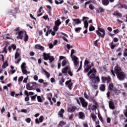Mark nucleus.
Instances as JSON below:
<instances>
[{"label":"nucleus","mask_w":127,"mask_h":127,"mask_svg":"<svg viewBox=\"0 0 127 127\" xmlns=\"http://www.w3.org/2000/svg\"><path fill=\"white\" fill-rule=\"evenodd\" d=\"M114 71L113 70H111V74L114 76V77H116V74L117 75L118 79L120 80V81H123V80H125V77H126V74H125V72H123V70H122V69H121V67H119L118 66H116L114 68Z\"/></svg>","instance_id":"1"},{"label":"nucleus","mask_w":127,"mask_h":127,"mask_svg":"<svg viewBox=\"0 0 127 127\" xmlns=\"http://www.w3.org/2000/svg\"><path fill=\"white\" fill-rule=\"evenodd\" d=\"M96 73H97V70L95 68H93L92 69L90 70L87 73V76L89 77V79H94L95 83L100 82V77L99 76L95 77L96 76Z\"/></svg>","instance_id":"2"},{"label":"nucleus","mask_w":127,"mask_h":127,"mask_svg":"<svg viewBox=\"0 0 127 127\" xmlns=\"http://www.w3.org/2000/svg\"><path fill=\"white\" fill-rule=\"evenodd\" d=\"M74 53H75V50L74 49L71 50V58L73 62L74 65L76 67L79 64V59L77 57L73 56Z\"/></svg>","instance_id":"3"},{"label":"nucleus","mask_w":127,"mask_h":127,"mask_svg":"<svg viewBox=\"0 0 127 127\" xmlns=\"http://www.w3.org/2000/svg\"><path fill=\"white\" fill-rule=\"evenodd\" d=\"M43 57L44 60H49L51 63L53 62L54 61V57L53 56H50V53L46 54L45 53H44L43 54Z\"/></svg>","instance_id":"4"},{"label":"nucleus","mask_w":127,"mask_h":127,"mask_svg":"<svg viewBox=\"0 0 127 127\" xmlns=\"http://www.w3.org/2000/svg\"><path fill=\"white\" fill-rule=\"evenodd\" d=\"M76 101L77 103L80 105V102H81V104L82 105V106L84 108H86L87 106H88V103L83 98H79V99L76 100Z\"/></svg>","instance_id":"5"},{"label":"nucleus","mask_w":127,"mask_h":127,"mask_svg":"<svg viewBox=\"0 0 127 127\" xmlns=\"http://www.w3.org/2000/svg\"><path fill=\"white\" fill-rule=\"evenodd\" d=\"M21 70L22 71V72L25 75H27V74H30V71H27L26 69V64L25 63H23L21 65Z\"/></svg>","instance_id":"6"},{"label":"nucleus","mask_w":127,"mask_h":127,"mask_svg":"<svg viewBox=\"0 0 127 127\" xmlns=\"http://www.w3.org/2000/svg\"><path fill=\"white\" fill-rule=\"evenodd\" d=\"M92 65H89V61L86 60L84 62V70L85 72H88L91 70Z\"/></svg>","instance_id":"7"},{"label":"nucleus","mask_w":127,"mask_h":127,"mask_svg":"<svg viewBox=\"0 0 127 127\" xmlns=\"http://www.w3.org/2000/svg\"><path fill=\"white\" fill-rule=\"evenodd\" d=\"M65 85H67L69 90H72V88L74 86V81L69 79L65 82Z\"/></svg>","instance_id":"8"},{"label":"nucleus","mask_w":127,"mask_h":127,"mask_svg":"<svg viewBox=\"0 0 127 127\" xmlns=\"http://www.w3.org/2000/svg\"><path fill=\"white\" fill-rule=\"evenodd\" d=\"M99 30L96 31V33L99 37H102L104 38L105 36V30L103 29H98Z\"/></svg>","instance_id":"9"},{"label":"nucleus","mask_w":127,"mask_h":127,"mask_svg":"<svg viewBox=\"0 0 127 127\" xmlns=\"http://www.w3.org/2000/svg\"><path fill=\"white\" fill-rule=\"evenodd\" d=\"M24 34H26V31H19L18 32V34L17 37V39H22V38H23V35Z\"/></svg>","instance_id":"10"},{"label":"nucleus","mask_w":127,"mask_h":127,"mask_svg":"<svg viewBox=\"0 0 127 127\" xmlns=\"http://www.w3.org/2000/svg\"><path fill=\"white\" fill-rule=\"evenodd\" d=\"M20 54H19L18 52H16L15 55V59H17V61H16L15 62V63L16 64H18L19 62H20L21 59H20Z\"/></svg>","instance_id":"11"},{"label":"nucleus","mask_w":127,"mask_h":127,"mask_svg":"<svg viewBox=\"0 0 127 127\" xmlns=\"http://www.w3.org/2000/svg\"><path fill=\"white\" fill-rule=\"evenodd\" d=\"M72 20L74 21L73 24L74 26L78 25V24H81V21H80L79 19H72Z\"/></svg>","instance_id":"12"},{"label":"nucleus","mask_w":127,"mask_h":127,"mask_svg":"<svg viewBox=\"0 0 127 127\" xmlns=\"http://www.w3.org/2000/svg\"><path fill=\"white\" fill-rule=\"evenodd\" d=\"M35 48L36 49H39L40 50H41V51H43V50H44V47L42 46L39 44L36 45L35 46Z\"/></svg>","instance_id":"13"},{"label":"nucleus","mask_w":127,"mask_h":127,"mask_svg":"<svg viewBox=\"0 0 127 127\" xmlns=\"http://www.w3.org/2000/svg\"><path fill=\"white\" fill-rule=\"evenodd\" d=\"M68 70H69V66H67L64 67L63 70H62V72L63 73V74H64V75H66V74H67V72L68 71Z\"/></svg>","instance_id":"14"},{"label":"nucleus","mask_w":127,"mask_h":127,"mask_svg":"<svg viewBox=\"0 0 127 127\" xmlns=\"http://www.w3.org/2000/svg\"><path fill=\"white\" fill-rule=\"evenodd\" d=\"M78 118L81 120H84L85 119V114L83 112H79L78 114Z\"/></svg>","instance_id":"15"},{"label":"nucleus","mask_w":127,"mask_h":127,"mask_svg":"<svg viewBox=\"0 0 127 127\" xmlns=\"http://www.w3.org/2000/svg\"><path fill=\"white\" fill-rule=\"evenodd\" d=\"M109 106L111 110H115V104L112 101L109 102Z\"/></svg>","instance_id":"16"},{"label":"nucleus","mask_w":127,"mask_h":127,"mask_svg":"<svg viewBox=\"0 0 127 127\" xmlns=\"http://www.w3.org/2000/svg\"><path fill=\"white\" fill-rule=\"evenodd\" d=\"M90 118L92 119L93 122H96V120H97V116H96L95 114L91 113L90 114Z\"/></svg>","instance_id":"17"},{"label":"nucleus","mask_w":127,"mask_h":127,"mask_svg":"<svg viewBox=\"0 0 127 127\" xmlns=\"http://www.w3.org/2000/svg\"><path fill=\"white\" fill-rule=\"evenodd\" d=\"M37 99L39 103H43V101H44L43 96H38L37 97Z\"/></svg>","instance_id":"18"},{"label":"nucleus","mask_w":127,"mask_h":127,"mask_svg":"<svg viewBox=\"0 0 127 127\" xmlns=\"http://www.w3.org/2000/svg\"><path fill=\"white\" fill-rule=\"evenodd\" d=\"M62 34L63 36L62 37V38L64 40V41H66V42H68V35L67 34L62 33Z\"/></svg>","instance_id":"19"},{"label":"nucleus","mask_w":127,"mask_h":127,"mask_svg":"<svg viewBox=\"0 0 127 127\" xmlns=\"http://www.w3.org/2000/svg\"><path fill=\"white\" fill-rule=\"evenodd\" d=\"M42 71L44 72V73H45L46 76H47V77L49 78V77H50V73L47 72V71H46L45 69L43 68H42Z\"/></svg>","instance_id":"20"},{"label":"nucleus","mask_w":127,"mask_h":127,"mask_svg":"<svg viewBox=\"0 0 127 127\" xmlns=\"http://www.w3.org/2000/svg\"><path fill=\"white\" fill-rule=\"evenodd\" d=\"M69 64V63L68 62V61L66 60H64L62 63V66H66V65H68Z\"/></svg>","instance_id":"21"},{"label":"nucleus","mask_w":127,"mask_h":127,"mask_svg":"<svg viewBox=\"0 0 127 127\" xmlns=\"http://www.w3.org/2000/svg\"><path fill=\"white\" fill-rule=\"evenodd\" d=\"M37 88V84L36 82L31 83V90H34Z\"/></svg>","instance_id":"22"},{"label":"nucleus","mask_w":127,"mask_h":127,"mask_svg":"<svg viewBox=\"0 0 127 127\" xmlns=\"http://www.w3.org/2000/svg\"><path fill=\"white\" fill-rule=\"evenodd\" d=\"M76 108L75 107L68 108L67 111L69 112V113H71L72 112H74L75 111V110H76Z\"/></svg>","instance_id":"23"},{"label":"nucleus","mask_w":127,"mask_h":127,"mask_svg":"<svg viewBox=\"0 0 127 127\" xmlns=\"http://www.w3.org/2000/svg\"><path fill=\"white\" fill-rule=\"evenodd\" d=\"M64 110L63 109H62L61 111L59 112L58 115L61 118H63V113H64Z\"/></svg>","instance_id":"24"},{"label":"nucleus","mask_w":127,"mask_h":127,"mask_svg":"<svg viewBox=\"0 0 127 127\" xmlns=\"http://www.w3.org/2000/svg\"><path fill=\"white\" fill-rule=\"evenodd\" d=\"M100 90L104 92L106 90V85L105 84H101L100 87Z\"/></svg>","instance_id":"25"},{"label":"nucleus","mask_w":127,"mask_h":127,"mask_svg":"<svg viewBox=\"0 0 127 127\" xmlns=\"http://www.w3.org/2000/svg\"><path fill=\"white\" fill-rule=\"evenodd\" d=\"M113 15H115L116 16H120V17H122V13L118 12V11H115L113 13Z\"/></svg>","instance_id":"26"},{"label":"nucleus","mask_w":127,"mask_h":127,"mask_svg":"<svg viewBox=\"0 0 127 127\" xmlns=\"http://www.w3.org/2000/svg\"><path fill=\"white\" fill-rule=\"evenodd\" d=\"M46 27L47 28H49V31H50V33H51V34H52V35L54 36L56 34L55 32L52 31V30H50V27L47 26Z\"/></svg>","instance_id":"27"},{"label":"nucleus","mask_w":127,"mask_h":127,"mask_svg":"<svg viewBox=\"0 0 127 127\" xmlns=\"http://www.w3.org/2000/svg\"><path fill=\"white\" fill-rule=\"evenodd\" d=\"M26 89L29 91H31V83H28L26 85Z\"/></svg>","instance_id":"28"},{"label":"nucleus","mask_w":127,"mask_h":127,"mask_svg":"<svg viewBox=\"0 0 127 127\" xmlns=\"http://www.w3.org/2000/svg\"><path fill=\"white\" fill-rule=\"evenodd\" d=\"M102 3L104 5H108L109 4V0H102Z\"/></svg>","instance_id":"29"},{"label":"nucleus","mask_w":127,"mask_h":127,"mask_svg":"<svg viewBox=\"0 0 127 127\" xmlns=\"http://www.w3.org/2000/svg\"><path fill=\"white\" fill-rule=\"evenodd\" d=\"M61 24V21H60V20H58L55 21V25L56 26H59Z\"/></svg>","instance_id":"30"},{"label":"nucleus","mask_w":127,"mask_h":127,"mask_svg":"<svg viewBox=\"0 0 127 127\" xmlns=\"http://www.w3.org/2000/svg\"><path fill=\"white\" fill-rule=\"evenodd\" d=\"M64 82H65V80H64V78H62L59 81V84L61 85V86H62V85H63V83H64Z\"/></svg>","instance_id":"31"},{"label":"nucleus","mask_w":127,"mask_h":127,"mask_svg":"<svg viewBox=\"0 0 127 127\" xmlns=\"http://www.w3.org/2000/svg\"><path fill=\"white\" fill-rule=\"evenodd\" d=\"M73 118H74V115L70 114L68 116L67 120H68L69 121H72V120H73Z\"/></svg>","instance_id":"32"},{"label":"nucleus","mask_w":127,"mask_h":127,"mask_svg":"<svg viewBox=\"0 0 127 127\" xmlns=\"http://www.w3.org/2000/svg\"><path fill=\"white\" fill-rule=\"evenodd\" d=\"M23 80V76H20L18 79V84L19 85H20V83H21V82H22V80Z\"/></svg>","instance_id":"33"},{"label":"nucleus","mask_w":127,"mask_h":127,"mask_svg":"<svg viewBox=\"0 0 127 127\" xmlns=\"http://www.w3.org/2000/svg\"><path fill=\"white\" fill-rule=\"evenodd\" d=\"M7 66H8V64H7V62H5V63H4L2 65V68H6V67H7Z\"/></svg>","instance_id":"34"},{"label":"nucleus","mask_w":127,"mask_h":127,"mask_svg":"<svg viewBox=\"0 0 127 127\" xmlns=\"http://www.w3.org/2000/svg\"><path fill=\"white\" fill-rule=\"evenodd\" d=\"M114 88V84L113 83H110L109 86V90L112 91Z\"/></svg>","instance_id":"35"},{"label":"nucleus","mask_w":127,"mask_h":127,"mask_svg":"<svg viewBox=\"0 0 127 127\" xmlns=\"http://www.w3.org/2000/svg\"><path fill=\"white\" fill-rule=\"evenodd\" d=\"M9 34H5L3 36L4 39H9Z\"/></svg>","instance_id":"36"},{"label":"nucleus","mask_w":127,"mask_h":127,"mask_svg":"<svg viewBox=\"0 0 127 127\" xmlns=\"http://www.w3.org/2000/svg\"><path fill=\"white\" fill-rule=\"evenodd\" d=\"M24 41H25V42H26V41H28V36L27 34H26H26H25Z\"/></svg>","instance_id":"37"},{"label":"nucleus","mask_w":127,"mask_h":127,"mask_svg":"<svg viewBox=\"0 0 127 127\" xmlns=\"http://www.w3.org/2000/svg\"><path fill=\"white\" fill-rule=\"evenodd\" d=\"M55 32H57L58 29H59V27L58 26H55L53 28Z\"/></svg>","instance_id":"38"},{"label":"nucleus","mask_w":127,"mask_h":127,"mask_svg":"<svg viewBox=\"0 0 127 127\" xmlns=\"http://www.w3.org/2000/svg\"><path fill=\"white\" fill-rule=\"evenodd\" d=\"M117 6L119 8H124V5L122 4L121 3H118L117 5Z\"/></svg>","instance_id":"39"},{"label":"nucleus","mask_w":127,"mask_h":127,"mask_svg":"<svg viewBox=\"0 0 127 127\" xmlns=\"http://www.w3.org/2000/svg\"><path fill=\"white\" fill-rule=\"evenodd\" d=\"M84 27L85 28H88V26H89L88 24V21H84Z\"/></svg>","instance_id":"40"},{"label":"nucleus","mask_w":127,"mask_h":127,"mask_svg":"<svg viewBox=\"0 0 127 127\" xmlns=\"http://www.w3.org/2000/svg\"><path fill=\"white\" fill-rule=\"evenodd\" d=\"M60 127H63V126L66 125V122H64V121H61L60 122Z\"/></svg>","instance_id":"41"},{"label":"nucleus","mask_w":127,"mask_h":127,"mask_svg":"<svg viewBox=\"0 0 127 127\" xmlns=\"http://www.w3.org/2000/svg\"><path fill=\"white\" fill-rule=\"evenodd\" d=\"M97 12H104V8L102 7H100L97 9Z\"/></svg>","instance_id":"42"},{"label":"nucleus","mask_w":127,"mask_h":127,"mask_svg":"<svg viewBox=\"0 0 127 127\" xmlns=\"http://www.w3.org/2000/svg\"><path fill=\"white\" fill-rule=\"evenodd\" d=\"M110 47L111 49H115V47H116V44H113V43L110 44Z\"/></svg>","instance_id":"43"},{"label":"nucleus","mask_w":127,"mask_h":127,"mask_svg":"<svg viewBox=\"0 0 127 127\" xmlns=\"http://www.w3.org/2000/svg\"><path fill=\"white\" fill-rule=\"evenodd\" d=\"M43 120H44V117H43V116L40 117V118L39 119V121L40 123H42V122H43Z\"/></svg>","instance_id":"44"},{"label":"nucleus","mask_w":127,"mask_h":127,"mask_svg":"<svg viewBox=\"0 0 127 127\" xmlns=\"http://www.w3.org/2000/svg\"><path fill=\"white\" fill-rule=\"evenodd\" d=\"M37 34H38V35H39V36H41V35H42V31L41 30H38L37 31Z\"/></svg>","instance_id":"45"},{"label":"nucleus","mask_w":127,"mask_h":127,"mask_svg":"<svg viewBox=\"0 0 127 127\" xmlns=\"http://www.w3.org/2000/svg\"><path fill=\"white\" fill-rule=\"evenodd\" d=\"M101 79H102V83H105V82L107 81V77H106L102 76L101 77Z\"/></svg>","instance_id":"46"},{"label":"nucleus","mask_w":127,"mask_h":127,"mask_svg":"<svg viewBox=\"0 0 127 127\" xmlns=\"http://www.w3.org/2000/svg\"><path fill=\"white\" fill-rule=\"evenodd\" d=\"M89 7L91 10H93L95 8V6L92 4H89Z\"/></svg>","instance_id":"47"},{"label":"nucleus","mask_w":127,"mask_h":127,"mask_svg":"<svg viewBox=\"0 0 127 127\" xmlns=\"http://www.w3.org/2000/svg\"><path fill=\"white\" fill-rule=\"evenodd\" d=\"M49 47L50 49H52L54 47V45L53 44L50 43L49 44Z\"/></svg>","instance_id":"48"},{"label":"nucleus","mask_w":127,"mask_h":127,"mask_svg":"<svg viewBox=\"0 0 127 127\" xmlns=\"http://www.w3.org/2000/svg\"><path fill=\"white\" fill-rule=\"evenodd\" d=\"M124 57H127V49H126L124 54Z\"/></svg>","instance_id":"49"},{"label":"nucleus","mask_w":127,"mask_h":127,"mask_svg":"<svg viewBox=\"0 0 127 127\" xmlns=\"http://www.w3.org/2000/svg\"><path fill=\"white\" fill-rule=\"evenodd\" d=\"M82 62H80V66L79 67V68H78L77 72H78V71H80V70H81V69H82Z\"/></svg>","instance_id":"50"},{"label":"nucleus","mask_w":127,"mask_h":127,"mask_svg":"<svg viewBox=\"0 0 127 127\" xmlns=\"http://www.w3.org/2000/svg\"><path fill=\"white\" fill-rule=\"evenodd\" d=\"M94 30H95V27L94 26H91L89 27V31H93Z\"/></svg>","instance_id":"51"},{"label":"nucleus","mask_w":127,"mask_h":127,"mask_svg":"<svg viewBox=\"0 0 127 127\" xmlns=\"http://www.w3.org/2000/svg\"><path fill=\"white\" fill-rule=\"evenodd\" d=\"M28 79V76H27V77H25L24 80H23V82L24 83H27V80Z\"/></svg>","instance_id":"52"},{"label":"nucleus","mask_w":127,"mask_h":127,"mask_svg":"<svg viewBox=\"0 0 127 127\" xmlns=\"http://www.w3.org/2000/svg\"><path fill=\"white\" fill-rule=\"evenodd\" d=\"M25 121L26 123H28V124H29V123H30V122L31 121V119H30V118H27L25 119Z\"/></svg>","instance_id":"53"},{"label":"nucleus","mask_w":127,"mask_h":127,"mask_svg":"<svg viewBox=\"0 0 127 127\" xmlns=\"http://www.w3.org/2000/svg\"><path fill=\"white\" fill-rule=\"evenodd\" d=\"M99 42V40H97L94 42V44L95 46H98V42Z\"/></svg>","instance_id":"54"},{"label":"nucleus","mask_w":127,"mask_h":127,"mask_svg":"<svg viewBox=\"0 0 127 127\" xmlns=\"http://www.w3.org/2000/svg\"><path fill=\"white\" fill-rule=\"evenodd\" d=\"M66 47H67V49H68V50H70V48H73V46H70V45H69V44H67L66 45Z\"/></svg>","instance_id":"55"},{"label":"nucleus","mask_w":127,"mask_h":127,"mask_svg":"<svg viewBox=\"0 0 127 127\" xmlns=\"http://www.w3.org/2000/svg\"><path fill=\"white\" fill-rule=\"evenodd\" d=\"M106 81H107V83H110V82H111V77L108 76L107 77Z\"/></svg>","instance_id":"56"},{"label":"nucleus","mask_w":127,"mask_h":127,"mask_svg":"<svg viewBox=\"0 0 127 127\" xmlns=\"http://www.w3.org/2000/svg\"><path fill=\"white\" fill-rule=\"evenodd\" d=\"M11 47H12V49H13V50H15V49H16V46L15 45H12Z\"/></svg>","instance_id":"57"},{"label":"nucleus","mask_w":127,"mask_h":127,"mask_svg":"<svg viewBox=\"0 0 127 127\" xmlns=\"http://www.w3.org/2000/svg\"><path fill=\"white\" fill-rule=\"evenodd\" d=\"M58 42V41H57V40H55L54 41V42H53V45H54V46L57 45Z\"/></svg>","instance_id":"58"},{"label":"nucleus","mask_w":127,"mask_h":127,"mask_svg":"<svg viewBox=\"0 0 127 127\" xmlns=\"http://www.w3.org/2000/svg\"><path fill=\"white\" fill-rule=\"evenodd\" d=\"M33 78L35 81H37L38 80V76L37 75H34Z\"/></svg>","instance_id":"59"},{"label":"nucleus","mask_w":127,"mask_h":127,"mask_svg":"<svg viewBox=\"0 0 127 127\" xmlns=\"http://www.w3.org/2000/svg\"><path fill=\"white\" fill-rule=\"evenodd\" d=\"M119 29H116L114 30V33H115V34H117V33H119Z\"/></svg>","instance_id":"60"},{"label":"nucleus","mask_w":127,"mask_h":127,"mask_svg":"<svg viewBox=\"0 0 127 127\" xmlns=\"http://www.w3.org/2000/svg\"><path fill=\"white\" fill-rule=\"evenodd\" d=\"M14 95H15V92H14V91L11 92L10 96H11L12 97H14Z\"/></svg>","instance_id":"61"},{"label":"nucleus","mask_w":127,"mask_h":127,"mask_svg":"<svg viewBox=\"0 0 127 127\" xmlns=\"http://www.w3.org/2000/svg\"><path fill=\"white\" fill-rule=\"evenodd\" d=\"M21 112L22 113H27V110L26 109H22V110H21Z\"/></svg>","instance_id":"62"},{"label":"nucleus","mask_w":127,"mask_h":127,"mask_svg":"<svg viewBox=\"0 0 127 127\" xmlns=\"http://www.w3.org/2000/svg\"><path fill=\"white\" fill-rule=\"evenodd\" d=\"M68 73L69 75H70L71 76H73V73H72V71H71L70 70H68Z\"/></svg>","instance_id":"63"},{"label":"nucleus","mask_w":127,"mask_h":127,"mask_svg":"<svg viewBox=\"0 0 127 127\" xmlns=\"http://www.w3.org/2000/svg\"><path fill=\"white\" fill-rule=\"evenodd\" d=\"M126 111L124 113L125 116L127 118V106H126Z\"/></svg>","instance_id":"64"}]
</instances>
